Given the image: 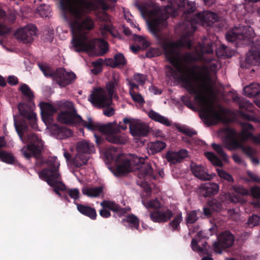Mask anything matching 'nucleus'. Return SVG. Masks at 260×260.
<instances>
[{"mask_svg": "<svg viewBox=\"0 0 260 260\" xmlns=\"http://www.w3.org/2000/svg\"><path fill=\"white\" fill-rule=\"evenodd\" d=\"M20 90L23 95L29 100H31L34 98V94L30 88L25 84H22L20 87Z\"/></svg>", "mask_w": 260, "mask_h": 260, "instance_id": "79ce46f5", "label": "nucleus"}, {"mask_svg": "<svg viewBox=\"0 0 260 260\" xmlns=\"http://www.w3.org/2000/svg\"><path fill=\"white\" fill-rule=\"evenodd\" d=\"M178 129L188 136H192L196 134L194 131L189 129L188 127L184 126H181L178 127Z\"/></svg>", "mask_w": 260, "mask_h": 260, "instance_id": "bf43d9fd", "label": "nucleus"}, {"mask_svg": "<svg viewBox=\"0 0 260 260\" xmlns=\"http://www.w3.org/2000/svg\"><path fill=\"white\" fill-rule=\"evenodd\" d=\"M142 203L147 209H157L161 207L160 203L156 199L148 201L146 199L142 198Z\"/></svg>", "mask_w": 260, "mask_h": 260, "instance_id": "e433bc0d", "label": "nucleus"}, {"mask_svg": "<svg viewBox=\"0 0 260 260\" xmlns=\"http://www.w3.org/2000/svg\"><path fill=\"white\" fill-rule=\"evenodd\" d=\"M239 104L240 108L245 109L248 111L252 110L253 105L247 100L243 99L240 100Z\"/></svg>", "mask_w": 260, "mask_h": 260, "instance_id": "864d4df0", "label": "nucleus"}, {"mask_svg": "<svg viewBox=\"0 0 260 260\" xmlns=\"http://www.w3.org/2000/svg\"><path fill=\"white\" fill-rule=\"evenodd\" d=\"M70 14L75 18L76 21L68 23L72 32V46L71 48L75 51L92 50L96 47L100 50L96 53L98 55L104 54L108 50L107 42L103 40L96 39L89 40L86 36V31L93 27V22L89 17H85L82 21H77L80 16L79 12L69 10Z\"/></svg>", "mask_w": 260, "mask_h": 260, "instance_id": "20e7f679", "label": "nucleus"}, {"mask_svg": "<svg viewBox=\"0 0 260 260\" xmlns=\"http://www.w3.org/2000/svg\"><path fill=\"white\" fill-rule=\"evenodd\" d=\"M123 122L129 124L130 133L134 137L144 136L147 134V124L140 119L124 118Z\"/></svg>", "mask_w": 260, "mask_h": 260, "instance_id": "4468645a", "label": "nucleus"}, {"mask_svg": "<svg viewBox=\"0 0 260 260\" xmlns=\"http://www.w3.org/2000/svg\"><path fill=\"white\" fill-rule=\"evenodd\" d=\"M216 171L217 172L218 175L219 176V177L220 178L224 179L225 180H226L229 182H234V179L233 178V177L231 176V175H230V174L227 173L226 171H225L223 169H216Z\"/></svg>", "mask_w": 260, "mask_h": 260, "instance_id": "a19ab883", "label": "nucleus"}, {"mask_svg": "<svg viewBox=\"0 0 260 260\" xmlns=\"http://www.w3.org/2000/svg\"><path fill=\"white\" fill-rule=\"evenodd\" d=\"M234 242V236L230 232H223L218 236L217 240L213 243V250L216 253L221 254L224 249L231 247Z\"/></svg>", "mask_w": 260, "mask_h": 260, "instance_id": "2eb2a0df", "label": "nucleus"}, {"mask_svg": "<svg viewBox=\"0 0 260 260\" xmlns=\"http://www.w3.org/2000/svg\"><path fill=\"white\" fill-rule=\"evenodd\" d=\"M59 3L63 12V16L68 23L76 20L75 18L70 14L69 10L79 12L80 16L77 21H79L85 18H83L85 14L96 10L100 6L104 9L107 8L104 0H60Z\"/></svg>", "mask_w": 260, "mask_h": 260, "instance_id": "39448f33", "label": "nucleus"}, {"mask_svg": "<svg viewBox=\"0 0 260 260\" xmlns=\"http://www.w3.org/2000/svg\"><path fill=\"white\" fill-rule=\"evenodd\" d=\"M103 61L102 59H98L95 61L92 62V65L94 69L91 70V72L94 74H97L102 71V64Z\"/></svg>", "mask_w": 260, "mask_h": 260, "instance_id": "09e8293b", "label": "nucleus"}, {"mask_svg": "<svg viewBox=\"0 0 260 260\" xmlns=\"http://www.w3.org/2000/svg\"><path fill=\"white\" fill-rule=\"evenodd\" d=\"M134 79L135 81L139 83L140 84H144L146 77L143 75L140 74H136L134 75Z\"/></svg>", "mask_w": 260, "mask_h": 260, "instance_id": "e2e57ef3", "label": "nucleus"}, {"mask_svg": "<svg viewBox=\"0 0 260 260\" xmlns=\"http://www.w3.org/2000/svg\"><path fill=\"white\" fill-rule=\"evenodd\" d=\"M183 217L181 213H178L175 216L173 220L169 223V228L172 231H178L180 229L179 224L182 221Z\"/></svg>", "mask_w": 260, "mask_h": 260, "instance_id": "4c0bfd02", "label": "nucleus"}, {"mask_svg": "<svg viewBox=\"0 0 260 260\" xmlns=\"http://www.w3.org/2000/svg\"><path fill=\"white\" fill-rule=\"evenodd\" d=\"M167 17L159 16V12L150 22H147L149 31L156 37H158L157 32L166 27L167 23Z\"/></svg>", "mask_w": 260, "mask_h": 260, "instance_id": "a211bd4d", "label": "nucleus"}, {"mask_svg": "<svg viewBox=\"0 0 260 260\" xmlns=\"http://www.w3.org/2000/svg\"><path fill=\"white\" fill-rule=\"evenodd\" d=\"M255 36L253 29L250 26L239 25L230 29L226 34L228 41L236 44H245Z\"/></svg>", "mask_w": 260, "mask_h": 260, "instance_id": "1a4fd4ad", "label": "nucleus"}, {"mask_svg": "<svg viewBox=\"0 0 260 260\" xmlns=\"http://www.w3.org/2000/svg\"><path fill=\"white\" fill-rule=\"evenodd\" d=\"M40 70L46 77L52 76L53 79L54 73H52L51 68L46 64H39Z\"/></svg>", "mask_w": 260, "mask_h": 260, "instance_id": "8fccbe9b", "label": "nucleus"}, {"mask_svg": "<svg viewBox=\"0 0 260 260\" xmlns=\"http://www.w3.org/2000/svg\"><path fill=\"white\" fill-rule=\"evenodd\" d=\"M227 48L225 45H222L220 48L216 51V54L219 56L231 57V55H229L226 52Z\"/></svg>", "mask_w": 260, "mask_h": 260, "instance_id": "6e6d98bb", "label": "nucleus"}, {"mask_svg": "<svg viewBox=\"0 0 260 260\" xmlns=\"http://www.w3.org/2000/svg\"><path fill=\"white\" fill-rule=\"evenodd\" d=\"M173 216L172 211L166 208L150 213L151 219L156 222H166Z\"/></svg>", "mask_w": 260, "mask_h": 260, "instance_id": "aec40b11", "label": "nucleus"}, {"mask_svg": "<svg viewBox=\"0 0 260 260\" xmlns=\"http://www.w3.org/2000/svg\"><path fill=\"white\" fill-rule=\"evenodd\" d=\"M191 169L194 175L202 180H209L213 178L215 174H210L207 170L202 166L196 164H192Z\"/></svg>", "mask_w": 260, "mask_h": 260, "instance_id": "412c9836", "label": "nucleus"}, {"mask_svg": "<svg viewBox=\"0 0 260 260\" xmlns=\"http://www.w3.org/2000/svg\"><path fill=\"white\" fill-rule=\"evenodd\" d=\"M200 242V240L198 241L197 239H193L191 243L192 249L200 254H207L209 247L208 246L207 242H204L203 244V246L201 247L199 245Z\"/></svg>", "mask_w": 260, "mask_h": 260, "instance_id": "473e14b6", "label": "nucleus"}, {"mask_svg": "<svg viewBox=\"0 0 260 260\" xmlns=\"http://www.w3.org/2000/svg\"><path fill=\"white\" fill-rule=\"evenodd\" d=\"M117 68L123 67L126 63V60L121 53H117L114 56Z\"/></svg>", "mask_w": 260, "mask_h": 260, "instance_id": "a18cd8bd", "label": "nucleus"}, {"mask_svg": "<svg viewBox=\"0 0 260 260\" xmlns=\"http://www.w3.org/2000/svg\"><path fill=\"white\" fill-rule=\"evenodd\" d=\"M119 80L120 75L113 73L111 80L106 84V88L110 96L113 95L115 91L120 87Z\"/></svg>", "mask_w": 260, "mask_h": 260, "instance_id": "393cba45", "label": "nucleus"}, {"mask_svg": "<svg viewBox=\"0 0 260 260\" xmlns=\"http://www.w3.org/2000/svg\"><path fill=\"white\" fill-rule=\"evenodd\" d=\"M37 11L42 17H49L51 13L49 7L45 5H40L37 8Z\"/></svg>", "mask_w": 260, "mask_h": 260, "instance_id": "ea45409f", "label": "nucleus"}, {"mask_svg": "<svg viewBox=\"0 0 260 260\" xmlns=\"http://www.w3.org/2000/svg\"><path fill=\"white\" fill-rule=\"evenodd\" d=\"M47 164L49 168L39 172V177L46 181L48 185L54 188V192L60 196L58 190L65 189V185L61 181L58 172L60 163L56 156H53L48 159Z\"/></svg>", "mask_w": 260, "mask_h": 260, "instance_id": "0eeeda50", "label": "nucleus"}, {"mask_svg": "<svg viewBox=\"0 0 260 260\" xmlns=\"http://www.w3.org/2000/svg\"><path fill=\"white\" fill-rule=\"evenodd\" d=\"M83 194L90 198H98L103 194V187H84L82 189Z\"/></svg>", "mask_w": 260, "mask_h": 260, "instance_id": "cd10ccee", "label": "nucleus"}, {"mask_svg": "<svg viewBox=\"0 0 260 260\" xmlns=\"http://www.w3.org/2000/svg\"><path fill=\"white\" fill-rule=\"evenodd\" d=\"M232 157L234 160V162L238 165L245 166V163L242 157L237 153H234Z\"/></svg>", "mask_w": 260, "mask_h": 260, "instance_id": "4d7b16f0", "label": "nucleus"}, {"mask_svg": "<svg viewBox=\"0 0 260 260\" xmlns=\"http://www.w3.org/2000/svg\"><path fill=\"white\" fill-rule=\"evenodd\" d=\"M77 153L73 159V164L76 167H80L87 164L90 154L95 152L94 145L89 141L83 140L76 145Z\"/></svg>", "mask_w": 260, "mask_h": 260, "instance_id": "9d476101", "label": "nucleus"}, {"mask_svg": "<svg viewBox=\"0 0 260 260\" xmlns=\"http://www.w3.org/2000/svg\"><path fill=\"white\" fill-rule=\"evenodd\" d=\"M14 125L19 137L23 143H28L27 146H24L21 151L23 156L29 159L31 157H37L41 152L43 147L42 141L34 134H26V138L23 139V135L26 133V126L23 124H19L16 120V117L14 116Z\"/></svg>", "mask_w": 260, "mask_h": 260, "instance_id": "423d86ee", "label": "nucleus"}, {"mask_svg": "<svg viewBox=\"0 0 260 260\" xmlns=\"http://www.w3.org/2000/svg\"><path fill=\"white\" fill-rule=\"evenodd\" d=\"M205 156L214 165L218 167H222L223 164L222 160L219 158L214 153L211 152H207Z\"/></svg>", "mask_w": 260, "mask_h": 260, "instance_id": "c9c22d12", "label": "nucleus"}, {"mask_svg": "<svg viewBox=\"0 0 260 260\" xmlns=\"http://www.w3.org/2000/svg\"><path fill=\"white\" fill-rule=\"evenodd\" d=\"M212 147L214 150L217 153L218 156L223 161L229 163L230 161L229 157L227 154L224 151L223 147L220 144L212 143Z\"/></svg>", "mask_w": 260, "mask_h": 260, "instance_id": "f704fd0d", "label": "nucleus"}, {"mask_svg": "<svg viewBox=\"0 0 260 260\" xmlns=\"http://www.w3.org/2000/svg\"><path fill=\"white\" fill-rule=\"evenodd\" d=\"M103 157L106 164L114 160L116 169L113 174L120 176L131 171L137 170V175L140 179L144 181H138V184L144 188L146 196L150 195V187L146 180L154 178L151 167L148 164L143 163V158L133 157L120 153L114 148H110L102 152Z\"/></svg>", "mask_w": 260, "mask_h": 260, "instance_id": "7ed1b4c3", "label": "nucleus"}, {"mask_svg": "<svg viewBox=\"0 0 260 260\" xmlns=\"http://www.w3.org/2000/svg\"><path fill=\"white\" fill-rule=\"evenodd\" d=\"M0 159L8 164H12L14 161V158L11 154L4 151L0 153Z\"/></svg>", "mask_w": 260, "mask_h": 260, "instance_id": "de8ad7c7", "label": "nucleus"}, {"mask_svg": "<svg viewBox=\"0 0 260 260\" xmlns=\"http://www.w3.org/2000/svg\"><path fill=\"white\" fill-rule=\"evenodd\" d=\"M68 193L69 196L74 200L78 199L79 197V191L77 188L69 189Z\"/></svg>", "mask_w": 260, "mask_h": 260, "instance_id": "680f3d73", "label": "nucleus"}, {"mask_svg": "<svg viewBox=\"0 0 260 260\" xmlns=\"http://www.w3.org/2000/svg\"><path fill=\"white\" fill-rule=\"evenodd\" d=\"M202 193L205 196H209L217 193L219 189V185L214 182H207L201 186Z\"/></svg>", "mask_w": 260, "mask_h": 260, "instance_id": "a878e982", "label": "nucleus"}, {"mask_svg": "<svg viewBox=\"0 0 260 260\" xmlns=\"http://www.w3.org/2000/svg\"><path fill=\"white\" fill-rule=\"evenodd\" d=\"M254 130L253 126L249 123H244L242 124V129L240 132L237 134V133L233 130L236 135V138L239 137L240 139V141L243 142L246 141L249 139H252L253 135L251 131Z\"/></svg>", "mask_w": 260, "mask_h": 260, "instance_id": "b1692460", "label": "nucleus"}, {"mask_svg": "<svg viewBox=\"0 0 260 260\" xmlns=\"http://www.w3.org/2000/svg\"><path fill=\"white\" fill-rule=\"evenodd\" d=\"M181 100L183 103L189 108L191 109H194L195 107L191 101L189 99L188 95L182 96L181 98Z\"/></svg>", "mask_w": 260, "mask_h": 260, "instance_id": "052dcab7", "label": "nucleus"}, {"mask_svg": "<svg viewBox=\"0 0 260 260\" xmlns=\"http://www.w3.org/2000/svg\"><path fill=\"white\" fill-rule=\"evenodd\" d=\"M101 205L103 208L115 212L118 216H122L129 210V209L120 208L117 204L110 201H104L101 203Z\"/></svg>", "mask_w": 260, "mask_h": 260, "instance_id": "bb28decb", "label": "nucleus"}, {"mask_svg": "<svg viewBox=\"0 0 260 260\" xmlns=\"http://www.w3.org/2000/svg\"><path fill=\"white\" fill-rule=\"evenodd\" d=\"M148 116L152 120L158 122L166 126L171 125V121L166 117L163 116L153 110H150L148 112Z\"/></svg>", "mask_w": 260, "mask_h": 260, "instance_id": "7c9ffc66", "label": "nucleus"}, {"mask_svg": "<svg viewBox=\"0 0 260 260\" xmlns=\"http://www.w3.org/2000/svg\"><path fill=\"white\" fill-rule=\"evenodd\" d=\"M38 29L33 24L29 23L17 28L14 32L15 38L24 44L31 43L37 36Z\"/></svg>", "mask_w": 260, "mask_h": 260, "instance_id": "9b49d317", "label": "nucleus"}, {"mask_svg": "<svg viewBox=\"0 0 260 260\" xmlns=\"http://www.w3.org/2000/svg\"><path fill=\"white\" fill-rule=\"evenodd\" d=\"M166 146V143L162 141H155L149 143L147 148L149 154H154L162 151Z\"/></svg>", "mask_w": 260, "mask_h": 260, "instance_id": "c85d7f7f", "label": "nucleus"}, {"mask_svg": "<svg viewBox=\"0 0 260 260\" xmlns=\"http://www.w3.org/2000/svg\"><path fill=\"white\" fill-rule=\"evenodd\" d=\"M76 79V76L72 71H67L63 68L56 70L53 75V80L61 87H65L73 83Z\"/></svg>", "mask_w": 260, "mask_h": 260, "instance_id": "dca6fc26", "label": "nucleus"}, {"mask_svg": "<svg viewBox=\"0 0 260 260\" xmlns=\"http://www.w3.org/2000/svg\"><path fill=\"white\" fill-rule=\"evenodd\" d=\"M129 94L134 102L140 105L143 104L145 103L144 98L141 94L137 92V91H131L129 93Z\"/></svg>", "mask_w": 260, "mask_h": 260, "instance_id": "37998d69", "label": "nucleus"}, {"mask_svg": "<svg viewBox=\"0 0 260 260\" xmlns=\"http://www.w3.org/2000/svg\"><path fill=\"white\" fill-rule=\"evenodd\" d=\"M11 28L5 24H0V35L4 36L8 35L11 31Z\"/></svg>", "mask_w": 260, "mask_h": 260, "instance_id": "13d9d810", "label": "nucleus"}, {"mask_svg": "<svg viewBox=\"0 0 260 260\" xmlns=\"http://www.w3.org/2000/svg\"><path fill=\"white\" fill-rule=\"evenodd\" d=\"M223 204L219 203L217 200H213L210 203V208H204V213L206 216H209L211 214V210L219 211L223 209Z\"/></svg>", "mask_w": 260, "mask_h": 260, "instance_id": "72a5a7b5", "label": "nucleus"}, {"mask_svg": "<svg viewBox=\"0 0 260 260\" xmlns=\"http://www.w3.org/2000/svg\"><path fill=\"white\" fill-rule=\"evenodd\" d=\"M251 195L255 198H258L260 197V187L258 186H254L251 188Z\"/></svg>", "mask_w": 260, "mask_h": 260, "instance_id": "0e129e2a", "label": "nucleus"}, {"mask_svg": "<svg viewBox=\"0 0 260 260\" xmlns=\"http://www.w3.org/2000/svg\"><path fill=\"white\" fill-rule=\"evenodd\" d=\"M48 128L52 131V134L58 139H63L73 135V132L70 129L66 127H60L53 123L49 125Z\"/></svg>", "mask_w": 260, "mask_h": 260, "instance_id": "4be33fe9", "label": "nucleus"}, {"mask_svg": "<svg viewBox=\"0 0 260 260\" xmlns=\"http://www.w3.org/2000/svg\"><path fill=\"white\" fill-rule=\"evenodd\" d=\"M180 7L186 9V21L181 28L185 35L177 42H167L163 45L165 55L173 66L167 67L166 75L181 82L183 86L194 96V101L200 108L202 119H221L223 109L215 102L219 87L215 74L220 68V64L211 54L213 53L212 42L207 39L202 44L196 46L192 53L182 56L180 53L183 46L190 48L191 42L187 37L195 31L196 24L209 25L218 20L217 14L205 11L193 17L191 14L195 10L192 2L180 0Z\"/></svg>", "mask_w": 260, "mask_h": 260, "instance_id": "f257e3e1", "label": "nucleus"}, {"mask_svg": "<svg viewBox=\"0 0 260 260\" xmlns=\"http://www.w3.org/2000/svg\"><path fill=\"white\" fill-rule=\"evenodd\" d=\"M243 93L248 98H252L260 94V84L252 83L246 86L243 89Z\"/></svg>", "mask_w": 260, "mask_h": 260, "instance_id": "c756f323", "label": "nucleus"}, {"mask_svg": "<svg viewBox=\"0 0 260 260\" xmlns=\"http://www.w3.org/2000/svg\"><path fill=\"white\" fill-rule=\"evenodd\" d=\"M197 212H200L199 210L198 211H192L190 212H189L187 214L186 217V222L187 223H193L195 222L197 219Z\"/></svg>", "mask_w": 260, "mask_h": 260, "instance_id": "3c124183", "label": "nucleus"}, {"mask_svg": "<svg viewBox=\"0 0 260 260\" xmlns=\"http://www.w3.org/2000/svg\"><path fill=\"white\" fill-rule=\"evenodd\" d=\"M24 105L19 104L18 108L20 115L27 118L29 121V123L34 129H36L37 126V115L31 111H26L24 110Z\"/></svg>", "mask_w": 260, "mask_h": 260, "instance_id": "5701e85b", "label": "nucleus"}, {"mask_svg": "<svg viewBox=\"0 0 260 260\" xmlns=\"http://www.w3.org/2000/svg\"><path fill=\"white\" fill-rule=\"evenodd\" d=\"M88 100L97 107L108 106L112 102L111 98L107 95L105 91L102 88L94 89L88 97Z\"/></svg>", "mask_w": 260, "mask_h": 260, "instance_id": "ddd939ff", "label": "nucleus"}, {"mask_svg": "<svg viewBox=\"0 0 260 260\" xmlns=\"http://www.w3.org/2000/svg\"><path fill=\"white\" fill-rule=\"evenodd\" d=\"M222 198L223 200H225L227 203L229 202H232L234 203L238 202H242V200L240 197L232 196L229 193H224L222 196Z\"/></svg>", "mask_w": 260, "mask_h": 260, "instance_id": "c03bdc74", "label": "nucleus"}, {"mask_svg": "<svg viewBox=\"0 0 260 260\" xmlns=\"http://www.w3.org/2000/svg\"><path fill=\"white\" fill-rule=\"evenodd\" d=\"M159 54L158 49L156 48H151L146 53V56L147 57H152L155 56H157Z\"/></svg>", "mask_w": 260, "mask_h": 260, "instance_id": "69168bd1", "label": "nucleus"}, {"mask_svg": "<svg viewBox=\"0 0 260 260\" xmlns=\"http://www.w3.org/2000/svg\"><path fill=\"white\" fill-rule=\"evenodd\" d=\"M125 221L128 222L131 228L136 229H138L139 223V219L135 215H131L127 216L125 219L122 220V222H124Z\"/></svg>", "mask_w": 260, "mask_h": 260, "instance_id": "58836bf2", "label": "nucleus"}, {"mask_svg": "<svg viewBox=\"0 0 260 260\" xmlns=\"http://www.w3.org/2000/svg\"><path fill=\"white\" fill-rule=\"evenodd\" d=\"M260 63V37L257 38L252 43L251 49L246 54L244 60H241L240 66L242 68H248L252 65Z\"/></svg>", "mask_w": 260, "mask_h": 260, "instance_id": "f8f14e48", "label": "nucleus"}, {"mask_svg": "<svg viewBox=\"0 0 260 260\" xmlns=\"http://www.w3.org/2000/svg\"><path fill=\"white\" fill-rule=\"evenodd\" d=\"M247 224L250 226H254L260 224V216L253 215L250 216L248 220Z\"/></svg>", "mask_w": 260, "mask_h": 260, "instance_id": "603ef678", "label": "nucleus"}, {"mask_svg": "<svg viewBox=\"0 0 260 260\" xmlns=\"http://www.w3.org/2000/svg\"><path fill=\"white\" fill-rule=\"evenodd\" d=\"M232 189L236 192L242 195H248L249 194V190L241 185H234L232 187Z\"/></svg>", "mask_w": 260, "mask_h": 260, "instance_id": "5fc2aeb1", "label": "nucleus"}, {"mask_svg": "<svg viewBox=\"0 0 260 260\" xmlns=\"http://www.w3.org/2000/svg\"><path fill=\"white\" fill-rule=\"evenodd\" d=\"M225 260H250V257L247 254L239 256L236 259L234 258H226Z\"/></svg>", "mask_w": 260, "mask_h": 260, "instance_id": "774afa93", "label": "nucleus"}, {"mask_svg": "<svg viewBox=\"0 0 260 260\" xmlns=\"http://www.w3.org/2000/svg\"><path fill=\"white\" fill-rule=\"evenodd\" d=\"M61 111L58 115V120L67 124L82 125L88 130L94 132L99 131L106 135V140L110 143L123 144L127 140L123 134L119 133L120 129L127 128L125 125H121V122L118 124L116 122L101 125L93 120L90 117L87 121L83 120L80 116L76 113L74 104L70 101H60L57 103Z\"/></svg>", "mask_w": 260, "mask_h": 260, "instance_id": "f03ea898", "label": "nucleus"}, {"mask_svg": "<svg viewBox=\"0 0 260 260\" xmlns=\"http://www.w3.org/2000/svg\"><path fill=\"white\" fill-rule=\"evenodd\" d=\"M225 136L223 140V144L228 150H234L240 148L242 152L250 158L253 157L256 153V150L248 144L243 143L236 138L235 132L232 129L227 128L225 130Z\"/></svg>", "mask_w": 260, "mask_h": 260, "instance_id": "6e6552de", "label": "nucleus"}, {"mask_svg": "<svg viewBox=\"0 0 260 260\" xmlns=\"http://www.w3.org/2000/svg\"><path fill=\"white\" fill-rule=\"evenodd\" d=\"M39 106L41 109L42 119L47 127L49 128V125L53 123L54 120L52 115L57 112V109L48 103H41Z\"/></svg>", "mask_w": 260, "mask_h": 260, "instance_id": "f3484780", "label": "nucleus"}, {"mask_svg": "<svg viewBox=\"0 0 260 260\" xmlns=\"http://www.w3.org/2000/svg\"><path fill=\"white\" fill-rule=\"evenodd\" d=\"M114 109L111 107H108L107 108L104 109L103 113L106 116H111L114 114Z\"/></svg>", "mask_w": 260, "mask_h": 260, "instance_id": "338daca9", "label": "nucleus"}, {"mask_svg": "<svg viewBox=\"0 0 260 260\" xmlns=\"http://www.w3.org/2000/svg\"><path fill=\"white\" fill-rule=\"evenodd\" d=\"M134 40L136 42L138 43L140 45H141V48L142 49H145L150 45L149 41L143 36L135 35Z\"/></svg>", "mask_w": 260, "mask_h": 260, "instance_id": "49530a36", "label": "nucleus"}, {"mask_svg": "<svg viewBox=\"0 0 260 260\" xmlns=\"http://www.w3.org/2000/svg\"><path fill=\"white\" fill-rule=\"evenodd\" d=\"M188 156V152L185 149H181L178 151L169 150L166 153L165 157L171 165H174L181 161Z\"/></svg>", "mask_w": 260, "mask_h": 260, "instance_id": "6ab92c4d", "label": "nucleus"}, {"mask_svg": "<svg viewBox=\"0 0 260 260\" xmlns=\"http://www.w3.org/2000/svg\"><path fill=\"white\" fill-rule=\"evenodd\" d=\"M77 208L81 213L91 219H94L96 218V213L94 209L81 204H77Z\"/></svg>", "mask_w": 260, "mask_h": 260, "instance_id": "2f4dec72", "label": "nucleus"}]
</instances>
